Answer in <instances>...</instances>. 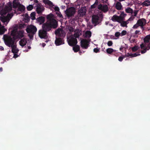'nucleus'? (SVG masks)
Segmentation results:
<instances>
[{
  "instance_id": "nucleus-12",
  "label": "nucleus",
  "mask_w": 150,
  "mask_h": 150,
  "mask_svg": "<svg viewBox=\"0 0 150 150\" xmlns=\"http://www.w3.org/2000/svg\"><path fill=\"white\" fill-rule=\"evenodd\" d=\"M100 21H99V17L98 15H93L92 17V23L94 24V26L99 24Z\"/></svg>"
},
{
  "instance_id": "nucleus-59",
  "label": "nucleus",
  "mask_w": 150,
  "mask_h": 150,
  "mask_svg": "<svg viewBox=\"0 0 150 150\" xmlns=\"http://www.w3.org/2000/svg\"><path fill=\"white\" fill-rule=\"evenodd\" d=\"M73 29L72 28H70L69 30V31L70 32H72L73 31Z\"/></svg>"
},
{
  "instance_id": "nucleus-13",
  "label": "nucleus",
  "mask_w": 150,
  "mask_h": 150,
  "mask_svg": "<svg viewBox=\"0 0 150 150\" xmlns=\"http://www.w3.org/2000/svg\"><path fill=\"white\" fill-rule=\"evenodd\" d=\"M55 34L56 35L60 37H64L65 35L64 31L62 29L58 28L55 31Z\"/></svg>"
},
{
  "instance_id": "nucleus-28",
  "label": "nucleus",
  "mask_w": 150,
  "mask_h": 150,
  "mask_svg": "<svg viewBox=\"0 0 150 150\" xmlns=\"http://www.w3.org/2000/svg\"><path fill=\"white\" fill-rule=\"evenodd\" d=\"M106 51L108 54H112L113 52L115 51V50H113L111 48H108L106 49Z\"/></svg>"
},
{
  "instance_id": "nucleus-31",
  "label": "nucleus",
  "mask_w": 150,
  "mask_h": 150,
  "mask_svg": "<svg viewBox=\"0 0 150 150\" xmlns=\"http://www.w3.org/2000/svg\"><path fill=\"white\" fill-rule=\"evenodd\" d=\"M25 9V8L24 6L23 5H21V4L18 6V10L21 12L23 11Z\"/></svg>"
},
{
  "instance_id": "nucleus-14",
  "label": "nucleus",
  "mask_w": 150,
  "mask_h": 150,
  "mask_svg": "<svg viewBox=\"0 0 150 150\" xmlns=\"http://www.w3.org/2000/svg\"><path fill=\"white\" fill-rule=\"evenodd\" d=\"M42 28L46 31L48 32L50 31L52 28L47 21L42 24Z\"/></svg>"
},
{
  "instance_id": "nucleus-50",
  "label": "nucleus",
  "mask_w": 150,
  "mask_h": 150,
  "mask_svg": "<svg viewBox=\"0 0 150 150\" xmlns=\"http://www.w3.org/2000/svg\"><path fill=\"white\" fill-rule=\"evenodd\" d=\"M139 26V24L137 23H137L134 25L133 28L134 29H136Z\"/></svg>"
},
{
  "instance_id": "nucleus-47",
  "label": "nucleus",
  "mask_w": 150,
  "mask_h": 150,
  "mask_svg": "<svg viewBox=\"0 0 150 150\" xmlns=\"http://www.w3.org/2000/svg\"><path fill=\"white\" fill-rule=\"evenodd\" d=\"M113 44V43L112 41H108L107 43V45L108 46H111Z\"/></svg>"
},
{
  "instance_id": "nucleus-20",
  "label": "nucleus",
  "mask_w": 150,
  "mask_h": 150,
  "mask_svg": "<svg viewBox=\"0 0 150 150\" xmlns=\"http://www.w3.org/2000/svg\"><path fill=\"white\" fill-rule=\"evenodd\" d=\"M37 23L41 25L44 23L45 21V19L44 17L42 16L39 17L36 19Z\"/></svg>"
},
{
  "instance_id": "nucleus-4",
  "label": "nucleus",
  "mask_w": 150,
  "mask_h": 150,
  "mask_svg": "<svg viewBox=\"0 0 150 150\" xmlns=\"http://www.w3.org/2000/svg\"><path fill=\"white\" fill-rule=\"evenodd\" d=\"M75 11V8L74 7H71L67 9L65 12L67 17L69 18L74 16Z\"/></svg>"
},
{
  "instance_id": "nucleus-10",
  "label": "nucleus",
  "mask_w": 150,
  "mask_h": 150,
  "mask_svg": "<svg viewBox=\"0 0 150 150\" xmlns=\"http://www.w3.org/2000/svg\"><path fill=\"white\" fill-rule=\"evenodd\" d=\"M47 22L50 25L52 28L55 29L57 27L58 21L55 19H52L50 21H47Z\"/></svg>"
},
{
  "instance_id": "nucleus-15",
  "label": "nucleus",
  "mask_w": 150,
  "mask_h": 150,
  "mask_svg": "<svg viewBox=\"0 0 150 150\" xmlns=\"http://www.w3.org/2000/svg\"><path fill=\"white\" fill-rule=\"evenodd\" d=\"M137 23L139 26H140L141 28L143 29V27L146 23V20L144 18L140 19L137 21Z\"/></svg>"
},
{
  "instance_id": "nucleus-21",
  "label": "nucleus",
  "mask_w": 150,
  "mask_h": 150,
  "mask_svg": "<svg viewBox=\"0 0 150 150\" xmlns=\"http://www.w3.org/2000/svg\"><path fill=\"white\" fill-rule=\"evenodd\" d=\"M43 3L45 4H47L50 7H53V6H54L52 2L49 0H43Z\"/></svg>"
},
{
  "instance_id": "nucleus-43",
  "label": "nucleus",
  "mask_w": 150,
  "mask_h": 150,
  "mask_svg": "<svg viewBox=\"0 0 150 150\" xmlns=\"http://www.w3.org/2000/svg\"><path fill=\"white\" fill-rule=\"evenodd\" d=\"M140 54L139 52H136V53L132 54V57H135L138 56L140 55Z\"/></svg>"
},
{
  "instance_id": "nucleus-61",
  "label": "nucleus",
  "mask_w": 150,
  "mask_h": 150,
  "mask_svg": "<svg viewBox=\"0 0 150 150\" xmlns=\"http://www.w3.org/2000/svg\"><path fill=\"white\" fill-rule=\"evenodd\" d=\"M28 49H30L31 48V47L30 46H28Z\"/></svg>"
},
{
  "instance_id": "nucleus-22",
  "label": "nucleus",
  "mask_w": 150,
  "mask_h": 150,
  "mask_svg": "<svg viewBox=\"0 0 150 150\" xmlns=\"http://www.w3.org/2000/svg\"><path fill=\"white\" fill-rule=\"evenodd\" d=\"M79 13L80 16H83L86 13V10L84 8H81L79 10Z\"/></svg>"
},
{
  "instance_id": "nucleus-45",
  "label": "nucleus",
  "mask_w": 150,
  "mask_h": 150,
  "mask_svg": "<svg viewBox=\"0 0 150 150\" xmlns=\"http://www.w3.org/2000/svg\"><path fill=\"white\" fill-rule=\"evenodd\" d=\"M117 51L115 50V51L114 52H113L112 55H114L115 56L117 57L119 54V53L117 52Z\"/></svg>"
},
{
  "instance_id": "nucleus-44",
  "label": "nucleus",
  "mask_w": 150,
  "mask_h": 150,
  "mask_svg": "<svg viewBox=\"0 0 150 150\" xmlns=\"http://www.w3.org/2000/svg\"><path fill=\"white\" fill-rule=\"evenodd\" d=\"M18 51L19 50L17 48L15 49H14L13 50H11V51L13 53H18Z\"/></svg>"
},
{
  "instance_id": "nucleus-8",
  "label": "nucleus",
  "mask_w": 150,
  "mask_h": 150,
  "mask_svg": "<svg viewBox=\"0 0 150 150\" xmlns=\"http://www.w3.org/2000/svg\"><path fill=\"white\" fill-rule=\"evenodd\" d=\"M12 9V4L11 3L8 4V6H5L2 10L3 14L5 15L7 13L10 12Z\"/></svg>"
},
{
  "instance_id": "nucleus-58",
  "label": "nucleus",
  "mask_w": 150,
  "mask_h": 150,
  "mask_svg": "<svg viewBox=\"0 0 150 150\" xmlns=\"http://www.w3.org/2000/svg\"><path fill=\"white\" fill-rule=\"evenodd\" d=\"M140 32V31L139 30H136L135 33V34L136 35L137 34H138Z\"/></svg>"
},
{
  "instance_id": "nucleus-5",
  "label": "nucleus",
  "mask_w": 150,
  "mask_h": 150,
  "mask_svg": "<svg viewBox=\"0 0 150 150\" xmlns=\"http://www.w3.org/2000/svg\"><path fill=\"white\" fill-rule=\"evenodd\" d=\"M13 16L12 13H8L6 16H3L0 17L1 21L3 23L7 24Z\"/></svg>"
},
{
  "instance_id": "nucleus-52",
  "label": "nucleus",
  "mask_w": 150,
  "mask_h": 150,
  "mask_svg": "<svg viewBox=\"0 0 150 150\" xmlns=\"http://www.w3.org/2000/svg\"><path fill=\"white\" fill-rule=\"evenodd\" d=\"M103 7V6L101 4H100L98 6V8L99 9L102 10Z\"/></svg>"
},
{
  "instance_id": "nucleus-11",
  "label": "nucleus",
  "mask_w": 150,
  "mask_h": 150,
  "mask_svg": "<svg viewBox=\"0 0 150 150\" xmlns=\"http://www.w3.org/2000/svg\"><path fill=\"white\" fill-rule=\"evenodd\" d=\"M81 45L83 49H87L89 46V42L86 39H83L81 42Z\"/></svg>"
},
{
  "instance_id": "nucleus-32",
  "label": "nucleus",
  "mask_w": 150,
  "mask_h": 150,
  "mask_svg": "<svg viewBox=\"0 0 150 150\" xmlns=\"http://www.w3.org/2000/svg\"><path fill=\"white\" fill-rule=\"evenodd\" d=\"M98 0H96L95 3L91 6V8H94L96 7L98 5Z\"/></svg>"
},
{
  "instance_id": "nucleus-49",
  "label": "nucleus",
  "mask_w": 150,
  "mask_h": 150,
  "mask_svg": "<svg viewBox=\"0 0 150 150\" xmlns=\"http://www.w3.org/2000/svg\"><path fill=\"white\" fill-rule=\"evenodd\" d=\"M127 32L125 30H123L121 33V36H122L124 35H125L126 34Z\"/></svg>"
},
{
  "instance_id": "nucleus-38",
  "label": "nucleus",
  "mask_w": 150,
  "mask_h": 150,
  "mask_svg": "<svg viewBox=\"0 0 150 150\" xmlns=\"http://www.w3.org/2000/svg\"><path fill=\"white\" fill-rule=\"evenodd\" d=\"M51 8H53L54 10L55 11H57V12H58L59 11V8L57 6H55L54 7V6H53V7H50V8L51 9V10H52Z\"/></svg>"
},
{
  "instance_id": "nucleus-17",
  "label": "nucleus",
  "mask_w": 150,
  "mask_h": 150,
  "mask_svg": "<svg viewBox=\"0 0 150 150\" xmlns=\"http://www.w3.org/2000/svg\"><path fill=\"white\" fill-rule=\"evenodd\" d=\"M140 47L143 50L141 51V53L142 54L145 53L146 52L147 50H149L150 49V48H149V47L148 45L146 46V44L144 43H142L141 44Z\"/></svg>"
},
{
  "instance_id": "nucleus-1",
  "label": "nucleus",
  "mask_w": 150,
  "mask_h": 150,
  "mask_svg": "<svg viewBox=\"0 0 150 150\" xmlns=\"http://www.w3.org/2000/svg\"><path fill=\"white\" fill-rule=\"evenodd\" d=\"M24 31L23 30L18 31L17 29L15 28L11 31V35L13 37L14 40L21 39L24 36Z\"/></svg>"
},
{
  "instance_id": "nucleus-56",
  "label": "nucleus",
  "mask_w": 150,
  "mask_h": 150,
  "mask_svg": "<svg viewBox=\"0 0 150 150\" xmlns=\"http://www.w3.org/2000/svg\"><path fill=\"white\" fill-rule=\"evenodd\" d=\"M4 50V49L2 46H0V51Z\"/></svg>"
},
{
  "instance_id": "nucleus-54",
  "label": "nucleus",
  "mask_w": 150,
  "mask_h": 150,
  "mask_svg": "<svg viewBox=\"0 0 150 150\" xmlns=\"http://www.w3.org/2000/svg\"><path fill=\"white\" fill-rule=\"evenodd\" d=\"M124 48V47H123V46H121V47L120 48V50L121 51H122V50H123V49Z\"/></svg>"
},
{
  "instance_id": "nucleus-6",
  "label": "nucleus",
  "mask_w": 150,
  "mask_h": 150,
  "mask_svg": "<svg viewBox=\"0 0 150 150\" xmlns=\"http://www.w3.org/2000/svg\"><path fill=\"white\" fill-rule=\"evenodd\" d=\"M15 40L13 38H12L11 36H8L5 40V43L7 46L9 47H10L12 45L14 44Z\"/></svg>"
},
{
  "instance_id": "nucleus-30",
  "label": "nucleus",
  "mask_w": 150,
  "mask_h": 150,
  "mask_svg": "<svg viewBox=\"0 0 150 150\" xmlns=\"http://www.w3.org/2000/svg\"><path fill=\"white\" fill-rule=\"evenodd\" d=\"M85 35V37L89 38L91 36V33L90 31L87 30L86 31Z\"/></svg>"
},
{
  "instance_id": "nucleus-2",
  "label": "nucleus",
  "mask_w": 150,
  "mask_h": 150,
  "mask_svg": "<svg viewBox=\"0 0 150 150\" xmlns=\"http://www.w3.org/2000/svg\"><path fill=\"white\" fill-rule=\"evenodd\" d=\"M26 31L28 34V36L30 39H33L34 35L37 31L36 27L33 25H28L26 29Z\"/></svg>"
},
{
  "instance_id": "nucleus-26",
  "label": "nucleus",
  "mask_w": 150,
  "mask_h": 150,
  "mask_svg": "<svg viewBox=\"0 0 150 150\" xmlns=\"http://www.w3.org/2000/svg\"><path fill=\"white\" fill-rule=\"evenodd\" d=\"M142 5L143 6H148L150 5V1L148 0H146L142 3Z\"/></svg>"
},
{
  "instance_id": "nucleus-55",
  "label": "nucleus",
  "mask_w": 150,
  "mask_h": 150,
  "mask_svg": "<svg viewBox=\"0 0 150 150\" xmlns=\"http://www.w3.org/2000/svg\"><path fill=\"white\" fill-rule=\"evenodd\" d=\"M14 54L13 57L14 58H16L18 57V55L16 53H14Z\"/></svg>"
},
{
  "instance_id": "nucleus-42",
  "label": "nucleus",
  "mask_w": 150,
  "mask_h": 150,
  "mask_svg": "<svg viewBox=\"0 0 150 150\" xmlns=\"http://www.w3.org/2000/svg\"><path fill=\"white\" fill-rule=\"evenodd\" d=\"M125 11L127 13H131V8L128 7L126 8Z\"/></svg>"
},
{
  "instance_id": "nucleus-62",
  "label": "nucleus",
  "mask_w": 150,
  "mask_h": 150,
  "mask_svg": "<svg viewBox=\"0 0 150 150\" xmlns=\"http://www.w3.org/2000/svg\"><path fill=\"white\" fill-rule=\"evenodd\" d=\"M85 0L87 2H89L91 0Z\"/></svg>"
},
{
  "instance_id": "nucleus-36",
  "label": "nucleus",
  "mask_w": 150,
  "mask_h": 150,
  "mask_svg": "<svg viewBox=\"0 0 150 150\" xmlns=\"http://www.w3.org/2000/svg\"><path fill=\"white\" fill-rule=\"evenodd\" d=\"M102 10L104 11H107L108 10V8L107 5H105L103 6Z\"/></svg>"
},
{
  "instance_id": "nucleus-37",
  "label": "nucleus",
  "mask_w": 150,
  "mask_h": 150,
  "mask_svg": "<svg viewBox=\"0 0 150 150\" xmlns=\"http://www.w3.org/2000/svg\"><path fill=\"white\" fill-rule=\"evenodd\" d=\"M122 6L120 3H117L116 5V8L117 9L120 10Z\"/></svg>"
},
{
  "instance_id": "nucleus-46",
  "label": "nucleus",
  "mask_w": 150,
  "mask_h": 150,
  "mask_svg": "<svg viewBox=\"0 0 150 150\" xmlns=\"http://www.w3.org/2000/svg\"><path fill=\"white\" fill-rule=\"evenodd\" d=\"M121 33L119 32H116L115 33V36L117 38H118L120 36V35Z\"/></svg>"
},
{
  "instance_id": "nucleus-19",
  "label": "nucleus",
  "mask_w": 150,
  "mask_h": 150,
  "mask_svg": "<svg viewBox=\"0 0 150 150\" xmlns=\"http://www.w3.org/2000/svg\"><path fill=\"white\" fill-rule=\"evenodd\" d=\"M131 20V16L126 21H125V20H122L121 21L120 23V25L123 27H127V24L129 23V21H130Z\"/></svg>"
},
{
  "instance_id": "nucleus-53",
  "label": "nucleus",
  "mask_w": 150,
  "mask_h": 150,
  "mask_svg": "<svg viewBox=\"0 0 150 150\" xmlns=\"http://www.w3.org/2000/svg\"><path fill=\"white\" fill-rule=\"evenodd\" d=\"M138 13V11H135L133 13L134 16H136Z\"/></svg>"
},
{
  "instance_id": "nucleus-16",
  "label": "nucleus",
  "mask_w": 150,
  "mask_h": 150,
  "mask_svg": "<svg viewBox=\"0 0 150 150\" xmlns=\"http://www.w3.org/2000/svg\"><path fill=\"white\" fill-rule=\"evenodd\" d=\"M55 43L56 45L59 46L64 43V39L61 38H56L55 41Z\"/></svg>"
},
{
  "instance_id": "nucleus-23",
  "label": "nucleus",
  "mask_w": 150,
  "mask_h": 150,
  "mask_svg": "<svg viewBox=\"0 0 150 150\" xmlns=\"http://www.w3.org/2000/svg\"><path fill=\"white\" fill-rule=\"evenodd\" d=\"M27 43V40L25 38H23L19 41L20 45L23 47Z\"/></svg>"
},
{
  "instance_id": "nucleus-35",
  "label": "nucleus",
  "mask_w": 150,
  "mask_h": 150,
  "mask_svg": "<svg viewBox=\"0 0 150 150\" xmlns=\"http://www.w3.org/2000/svg\"><path fill=\"white\" fill-rule=\"evenodd\" d=\"M31 18L32 20H34L35 19V12H32L30 15Z\"/></svg>"
},
{
  "instance_id": "nucleus-41",
  "label": "nucleus",
  "mask_w": 150,
  "mask_h": 150,
  "mask_svg": "<svg viewBox=\"0 0 150 150\" xmlns=\"http://www.w3.org/2000/svg\"><path fill=\"white\" fill-rule=\"evenodd\" d=\"M56 14L57 15V16H58L60 18H63L62 15L61 14L60 11L58 12H56Z\"/></svg>"
},
{
  "instance_id": "nucleus-64",
  "label": "nucleus",
  "mask_w": 150,
  "mask_h": 150,
  "mask_svg": "<svg viewBox=\"0 0 150 150\" xmlns=\"http://www.w3.org/2000/svg\"><path fill=\"white\" fill-rule=\"evenodd\" d=\"M20 27H22L23 26V25H22L21 24L20 25Z\"/></svg>"
},
{
  "instance_id": "nucleus-27",
  "label": "nucleus",
  "mask_w": 150,
  "mask_h": 150,
  "mask_svg": "<svg viewBox=\"0 0 150 150\" xmlns=\"http://www.w3.org/2000/svg\"><path fill=\"white\" fill-rule=\"evenodd\" d=\"M73 47V50L75 52H76L79 51L80 49V47L79 45H76Z\"/></svg>"
},
{
  "instance_id": "nucleus-51",
  "label": "nucleus",
  "mask_w": 150,
  "mask_h": 150,
  "mask_svg": "<svg viewBox=\"0 0 150 150\" xmlns=\"http://www.w3.org/2000/svg\"><path fill=\"white\" fill-rule=\"evenodd\" d=\"M94 52L95 53H97L100 51L99 49L97 48H95L93 50Z\"/></svg>"
},
{
  "instance_id": "nucleus-57",
  "label": "nucleus",
  "mask_w": 150,
  "mask_h": 150,
  "mask_svg": "<svg viewBox=\"0 0 150 150\" xmlns=\"http://www.w3.org/2000/svg\"><path fill=\"white\" fill-rule=\"evenodd\" d=\"M34 2H35V3L37 4H40V3H38V0H34Z\"/></svg>"
},
{
  "instance_id": "nucleus-29",
  "label": "nucleus",
  "mask_w": 150,
  "mask_h": 150,
  "mask_svg": "<svg viewBox=\"0 0 150 150\" xmlns=\"http://www.w3.org/2000/svg\"><path fill=\"white\" fill-rule=\"evenodd\" d=\"M6 30L4 26H2L0 27V35H2L4 34Z\"/></svg>"
},
{
  "instance_id": "nucleus-33",
  "label": "nucleus",
  "mask_w": 150,
  "mask_h": 150,
  "mask_svg": "<svg viewBox=\"0 0 150 150\" xmlns=\"http://www.w3.org/2000/svg\"><path fill=\"white\" fill-rule=\"evenodd\" d=\"M53 16V15L51 13H50L49 15H47V18L48 20L47 21H50L52 19H54L52 18Z\"/></svg>"
},
{
  "instance_id": "nucleus-34",
  "label": "nucleus",
  "mask_w": 150,
  "mask_h": 150,
  "mask_svg": "<svg viewBox=\"0 0 150 150\" xmlns=\"http://www.w3.org/2000/svg\"><path fill=\"white\" fill-rule=\"evenodd\" d=\"M79 30L75 32L73 35V36L76 38H79Z\"/></svg>"
},
{
  "instance_id": "nucleus-40",
  "label": "nucleus",
  "mask_w": 150,
  "mask_h": 150,
  "mask_svg": "<svg viewBox=\"0 0 150 150\" xmlns=\"http://www.w3.org/2000/svg\"><path fill=\"white\" fill-rule=\"evenodd\" d=\"M139 48V47L137 46H135L133 47H132V51L135 52L137 51Z\"/></svg>"
},
{
  "instance_id": "nucleus-3",
  "label": "nucleus",
  "mask_w": 150,
  "mask_h": 150,
  "mask_svg": "<svg viewBox=\"0 0 150 150\" xmlns=\"http://www.w3.org/2000/svg\"><path fill=\"white\" fill-rule=\"evenodd\" d=\"M126 14L122 12H121L120 16L116 15H114L111 18V20L113 22H117L120 23L122 20H125V18L126 16Z\"/></svg>"
},
{
  "instance_id": "nucleus-7",
  "label": "nucleus",
  "mask_w": 150,
  "mask_h": 150,
  "mask_svg": "<svg viewBox=\"0 0 150 150\" xmlns=\"http://www.w3.org/2000/svg\"><path fill=\"white\" fill-rule=\"evenodd\" d=\"M68 41V44L71 46L76 45L78 42L77 39L72 36L70 37Z\"/></svg>"
},
{
  "instance_id": "nucleus-48",
  "label": "nucleus",
  "mask_w": 150,
  "mask_h": 150,
  "mask_svg": "<svg viewBox=\"0 0 150 150\" xmlns=\"http://www.w3.org/2000/svg\"><path fill=\"white\" fill-rule=\"evenodd\" d=\"M10 47H11V50H13L14 49L16 48V46L14 45V44L12 45Z\"/></svg>"
},
{
  "instance_id": "nucleus-39",
  "label": "nucleus",
  "mask_w": 150,
  "mask_h": 150,
  "mask_svg": "<svg viewBox=\"0 0 150 150\" xmlns=\"http://www.w3.org/2000/svg\"><path fill=\"white\" fill-rule=\"evenodd\" d=\"M33 7L32 5H29L27 7V9L28 11H30L33 8Z\"/></svg>"
},
{
  "instance_id": "nucleus-63",
  "label": "nucleus",
  "mask_w": 150,
  "mask_h": 150,
  "mask_svg": "<svg viewBox=\"0 0 150 150\" xmlns=\"http://www.w3.org/2000/svg\"><path fill=\"white\" fill-rule=\"evenodd\" d=\"M132 42H134V40H132Z\"/></svg>"
},
{
  "instance_id": "nucleus-9",
  "label": "nucleus",
  "mask_w": 150,
  "mask_h": 150,
  "mask_svg": "<svg viewBox=\"0 0 150 150\" xmlns=\"http://www.w3.org/2000/svg\"><path fill=\"white\" fill-rule=\"evenodd\" d=\"M47 32L42 29V30H39L38 35L39 37L41 39H46L48 36L47 35Z\"/></svg>"
},
{
  "instance_id": "nucleus-24",
  "label": "nucleus",
  "mask_w": 150,
  "mask_h": 150,
  "mask_svg": "<svg viewBox=\"0 0 150 150\" xmlns=\"http://www.w3.org/2000/svg\"><path fill=\"white\" fill-rule=\"evenodd\" d=\"M13 7L14 8H16L18 6H19L21 4L18 0H14L13 2Z\"/></svg>"
},
{
  "instance_id": "nucleus-18",
  "label": "nucleus",
  "mask_w": 150,
  "mask_h": 150,
  "mask_svg": "<svg viewBox=\"0 0 150 150\" xmlns=\"http://www.w3.org/2000/svg\"><path fill=\"white\" fill-rule=\"evenodd\" d=\"M44 10V8L43 7H41L40 4H37L36 11L37 13L41 14Z\"/></svg>"
},
{
  "instance_id": "nucleus-60",
  "label": "nucleus",
  "mask_w": 150,
  "mask_h": 150,
  "mask_svg": "<svg viewBox=\"0 0 150 150\" xmlns=\"http://www.w3.org/2000/svg\"><path fill=\"white\" fill-rule=\"evenodd\" d=\"M3 70V69L2 67L0 68V71L1 72Z\"/></svg>"
},
{
  "instance_id": "nucleus-25",
  "label": "nucleus",
  "mask_w": 150,
  "mask_h": 150,
  "mask_svg": "<svg viewBox=\"0 0 150 150\" xmlns=\"http://www.w3.org/2000/svg\"><path fill=\"white\" fill-rule=\"evenodd\" d=\"M129 56L131 57V53H127V54L125 55V56L122 55L120 56L118 59V60L120 62H122L123 59L125 58L126 57H128Z\"/></svg>"
}]
</instances>
